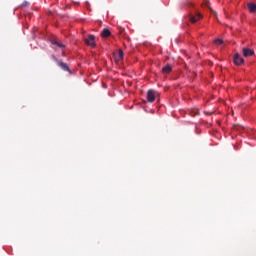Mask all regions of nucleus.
I'll list each match as a JSON object with an SVG mask.
<instances>
[{"label": "nucleus", "mask_w": 256, "mask_h": 256, "mask_svg": "<svg viewBox=\"0 0 256 256\" xmlns=\"http://www.w3.org/2000/svg\"><path fill=\"white\" fill-rule=\"evenodd\" d=\"M199 19H203V16L200 13H197L196 16L190 17V22L197 23V21H199Z\"/></svg>", "instance_id": "obj_8"}, {"label": "nucleus", "mask_w": 256, "mask_h": 256, "mask_svg": "<svg viewBox=\"0 0 256 256\" xmlns=\"http://www.w3.org/2000/svg\"><path fill=\"white\" fill-rule=\"evenodd\" d=\"M24 7H26V5H27V1H25V2H23V4H22Z\"/></svg>", "instance_id": "obj_15"}, {"label": "nucleus", "mask_w": 256, "mask_h": 256, "mask_svg": "<svg viewBox=\"0 0 256 256\" xmlns=\"http://www.w3.org/2000/svg\"><path fill=\"white\" fill-rule=\"evenodd\" d=\"M171 71H173V66H171L170 64H167L166 66H164L162 68V73L164 75H169V73H171Z\"/></svg>", "instance_id": "obj_7"}, {"label": "nucleus", "mask_w": 256, "mask_h": 256, "mask_svg": "<svg viewBox=\"0 0 256 256\" xmlns=\"http://www.w3.org/2000/svg\"><path fill=\"white\" fill-rule=\"evenodd\" d=\"M214 43L216 45H223V39H216V40H214Z\"/></svg>", "instance_id": "obj_13"}, {"label": "nucleus", "mask_w": 256, "mask_h": 256, "mask_svg": "<svg viewBox=\"0 0 256 256\" xmlns=\"http://www.w3.org/2000/svg\"><path fill=\"white\" fill-rule=\"evenodd\" d=\"M84 42L89 46V47H97V44L95 43V36L94 35H89L88 38L84 40Z\"/></svg>", "instance_id": "obj_1"}, {"label": "nucleus", "mask_w": 256, "mask_h": 256, "mask_svg": "<svg viewBox=\"0 0 256 256\" xmlns=\"http://www.w3.org/2000/svg\"><path fill=\"white\" fill-rule=\"evenodd\" d=\"M123 55H124L123 50L119 49L117 56H115V60L121 61L123 59Z\"/></svg>", "instance_id": "obj_10"}, {"label": "nucleus", "mask_w": 256, "mask_h": 256, "mask_svg": "<svg viewBox=\"0 0 256 256\" xmlns=\"http://www.w3.org/2000/svg\"><path fill=\"white\" fill-rule=\"evenodd\" d=\"M248 9H249L250 13H255V11H256V4L255 3H249L248 4Z\"/></svg>", "instance_id": "obj_11"}, {"label": "nucleus", "mask_w": 256, "mask_h": 256, "mask_svg": "<svg viewBox=\"0 0 256 256\" xmlns=\"http://www.w3.org/2000/svg\"><path fill=\"white\" fill-rule=\"evenodd\" d=\"M245 60L239 55V53L234 54V63L236 65H243Z\"/></svg>", "instance_id": "obj_3"}, {"label": "nucleus", "mask_w": 256, "mask_h": 256, "mask_svg": "<svg viewBox=\"0 0 256 256\" xmlns=\"http://www.w3.org/2000/svg\"><path fill=\"white\" fill-rule=\"evenodd\" d=\"M52 59H54V61H56V63H57V61H59V59H57V57H55V55H52Z\"/></svg>", "instance_id": "obj_14"}, {"label": "nucleus", "mask_w": 256, "mask_h": 256, "mask_svg": "<svg viewBox=\"0 0 256 256\" xmlns=\"http://www.w3.org/2000/svg\"><path fill=\"white\" fill-rule=\"evenodd\" d=\"M242 53H243V57H253V55H255V51L249 48H243Z\"/></svg>", "instance_id": "obj_2"}, {"label": "nucleus", "mask_w": 256, "mask_h": 256, "mask_svg": "<svg viewBox=\"0 0 256 256\" xmlns=\"http://www.w3.org/2000/svg\"><path fill=\"white\" fill-rule=\"evenodd\" d=\"M51 44L54 46V49H65V44L59 42L58 40H51Z\"/></svg>", "instance_id": "obj_5"}, {"label": "nucleus", "mask_w": 256, "mask_h": 256, "mask_svg": "<svg viewBox=\"0 0 256 256\" xmlns=\"http://www.w3.org/2000/svg\"><path fill=\"white\" fill-rule=\"evenodd\" d=\"M101 37H111V31L107 28H104L101 32Z\"/></svg>", "instance_id": "obj_9"}, {"label": "nucleus", "mask_w": 256, "mask_h": 256, "mask_svg": "<svg viewBox=\"0 0 256 256\" xmlns=\"http://www.w3.org/2000/svg\"><path fill=\"white\" fill-rule=\"evenodd\" d=\"M57 64L59 65V67H61V69H63V71H68V73H71V69H69V66L67 65V63L65 62H61L60 60H56Z\"/></svg>", "instance_id": "obj_6"}, {"label": "nucleus", "mask_w": 256, "mask_h": 256, "mask_svg": "<svg viewBox=\"0 0 256 256\" xmlns=\"http://www.w3.org/2000/svg\"><path fill=\"white\" fill-rule=\"evenodd\" d=\"M190 115H192V117H195L196 115H199V109L191 110Z\"/></svg>", "instance_id": "obj_12"}, {"label": "nucleus", "mask_w": 256, "mask_h": 256, "mask_svg": "<svg viewBox=\"0 0 256 256\" xmlns=\"http://www.w3.org/2000/svg\"><path fill=\"white\" fill-rule=\"evenodd\" d=\"M62 55L65 56V52H63Z\"/></svg>", "instance_id": "obj_16"}, {"label": "nucleus", "mask_w": 256, "mask_h": 256, "mask_svg": "<svg viewBox=\"0 0 256 256\" xmlns=\"http://www.w3.org/2000/svg\"><path fill=\"white\" fill-rule=\"evenodd\" d=\"M147 101H148L149 103H153V102L155 101V91L149 90V91L147 92Z\"/></svg>", "instance_id": "obj_4"}]
</instances>
